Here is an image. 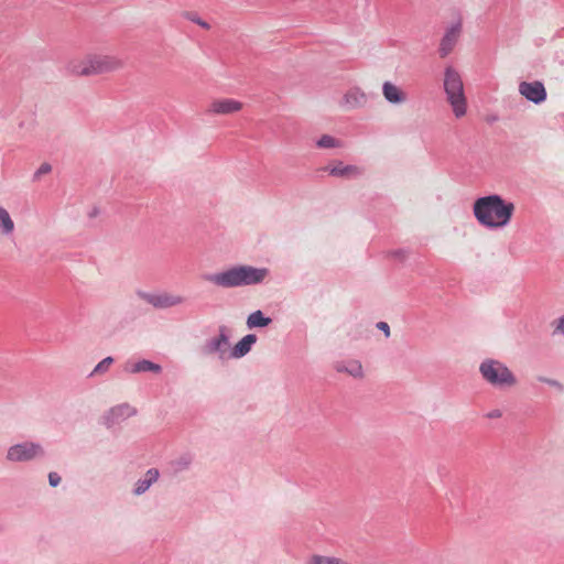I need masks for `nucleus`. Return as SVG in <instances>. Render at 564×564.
Here are the masks:
<instances>
[{
  "label": "nucleus",
  "mask_w": 564,
  "mask_h": 564,
  "mask_svg": "<svg viewBox=\"0 0 564 564\" xmlns=\"http://www.w3.org/2000/svg\"><path fill=\"white\" fill-rule=\"evenodd\" d=\"M474 215L479 224L490 228L506 226L513 214L514 205L505 202L499 195L478 198L474 203Z\"/></svg>",
  "instance_id": "f257e3e1"
},
{
  "label": "nucleus",
  "mask_w": 564,
  "mask_h": 564,
  "mask_svg": "<svg viewBox=\"0 0 564 564\" xmlns=\"http://www.w3.org/2000/svg\"><path fill=\"white\" fill-rule=\"evenodd\" d=\"M268 273L265 268L235 265L225 271L209 274L206 280L216 286L232 289L261 283Z\"/></svg>",
  "instance_id": "f03ea898"
},
{
  "label": "nucleus",
  "mask_w": 564,
  "mask_h": 564,
  "mask_svg": "<svg viewBox=\"0 0 564 564\" xmlns=\"http://www.w3.org/2000/svg\"><path fill=\"white\" fill-rule=\"evenodd\" d=\"M123 67L124 61L110 54H89L69 64L70 73L83 77L115 73Z\"/></svg>",
  "instance_id": "7ed1b4c3"
},
{
  "label": "nucleus",
  "mask_w": 564,
  "mask_h": 564,
  "mask_svg": "<svg viewBox=\"0 0 564 564\" xmlns=\"http://www.w3.org/2000/svg\"><path fill=\"white\" fill-rule=\"evenodd\" d=\"M444 90L455 118L459 119L466 116L468 105L464 84L459 73L453 67L445 69Z\"/></svg>",
  "instance_id": "20e7f679"
},
{
  "label": "nucleus",
  "mask_w": 564,
  "mask_h": 564,
  "mask_svg": "<svg viewBox=\"0 0 564 564\" xmlns=\"http://www.w3.org/2000/svg\"><path fill=\"white\" fill-rule=\"evenodd\" d=\"M482 378L491 386L510 388L516 386L517 378L513 372L501 361L486 359L479 366Z\"/></svg>",
  "instance_id": "39448f33"
},
{
  "label": "nucleus",
  "mask_w": 564,
  "mask_h": 564,
  "mask_svg": "<svg viewBox=\"0 0 564 564\" xmlns=\"http://www.w3.org/2000/svg\"><path fill=\"white\" fill-rule=\"evenodd\" d=\"M42 453L40 444L25 442L11 446L7 452V459L13 463L28 462Z\"/></svg>",
  "instance_id": "423d86ee"
},
{
  "label": "nucleus",
  "mask_w": 564,
  "mask_h": 564,
  "mask_svg": "<svg viewBox=\"0 0 564 564\" xmlns=\"http://www.w3.org/2000/svg\"><path fill=\"white\" fill-rule=\"evenodd\" d=\"M368 104V95L357 86L347 89L338 101L343 111H352L364 108Z\"/></svg>",
  "instance_id": "0eeeda50"
},
{
  "label": "nucleus",
  "mask_w": 564,
  "mask_h": 564,
  "mask_svg": "<svg viewBox=\"0 0 564 564\" xmlns=\"http://www.w3.org/2000/svg\"><path fill=\"white\" fill-rule=\"evenodd\" d=\"M243 109V102L234 98H215L206 109L208 115L229 116L240 112Z\"/></svg>",
  "instance_id": "6e6552de"
},
{
  "label": "nucleus",
  "mask_w": 564,
  "mask_h": 564,
  "mask_svg": "<svg viewBox=\"0 0 564 564\" xmlns=\"http://www.w3.org/2000/svg\"><path fill=\"white\" fill-rule=\"evenodd\" d=\"M143 299L156 308H169L181 305L185 302V297L173 292H159L144 294Z\"/></svg>",
  "instance_id": "1a4fd4ad"
},
{
  "label": "nucleus",
  "mask_w": 564,
  "mask_h": 564,
  "mask_svg": "<svg viewBox=\"0 0 564 564\" xmlns=\"http://www.w3.org/2000/svg\"><path fill=\"white\" fill-rule=\"evenodd\" d=\"M519 93L528 100L534 104H541L546 99V90L544 85L539 82H521L519 84Z\"/></svg>",
  "instance_id": "9d476101"
},
{
  "label": "nucleus",
  "mask_w": 564,
  "mask_h": 564,
  "mask_svg": "<svg viewBox=\"0 0 564 564\" xmlns=\"http://www.w3.org/2000/svg\"><path fill=\"white\" fill-rule=\"evenodd\" d=\"M204 350L206 354H218L220 358H229V338L224 329L220 334L205 345Z\"/></svg>",
  "instance_id": "9b49d317"
},
{
  "label": "nucleus",
  "mask_w": 564,
  "mask_h": 564,
  "mask_svg": "<svg viewBox=\"0 0 564 564\" xmlns=\"http://www.w3.org/2000/svg\"><path fill=\"white\" fill-rule=\"evenodd\" d=\"M462 31V23L457 22L453 24L447 32L445 33L444 37L442 39L441 45H440V53L442 57L447 56L456 45L459 35Z\"/></svg>",
  "instance_id": "f8f14e48"
},
{
  "label": "nucleus",
  "mask_w": 564,
  "mask_h": 564,
  "mask_svg": "<svg viewBox=\"0 0 564 564\" xmlns=\"http://www.w3.org/2000/svg\"><path fill=\"white\" fill-rule=\"evenodd\" d=\"M333 176L351 178L360 175L362 170L357 165H345L343 162H335L324 169Z\"/></svg>",
  "instance_id": "ddd939ff"
},
{
  "label": "nucleus",
  "mask_w": 564,
  "mask_h": 564,
  "mask_svg": "<svg viewBox=\"0 0 564 564\" xmlns=\"http://www.w3.org/2000/svg\"><path fill=\"white\" fill-rule=\"evenodd\" d=\"M384 98L391 104H402L406 100V94L390 82H386L382 86Z\"/></svg>",
  "instance_id": "4468645a"
},
{
  "label": "nucleus",
  "mask_w": 564,
  "mask_h": 564,
  "mask_svg": "<svg viewBox=\"0 0 564 564\" xmlns=\"http://www.w3.org/2000/svg\"><path fill=\"white\" fill-rule=\"evenodd\" d=\"M256 335L249 334L246 335L240 341L236 344V346L230 350L229 358H241L247 355L251 346L256 343Z\"/></svg>",
  "instance_id": "2eb2a0df"
},
{
  "label": "nucleus",
  "mask_w": 564,
  "mask_h": 564,
  "mask_svg": "<svg viewBox=\"0 0 564 564\" xmlns=\"http://www.w3.org/2000/svg\"><path fill=\"white\" fill-rule=\"evenodd\" d=\"M126 370L130 373H138L144 371H152L159 373L161 371V366L150 360H140L128 364Z\"/></svg>",
  "instance_id": "dca6fc26"
},
{
  "label": "nucleus",
  "mask_w": 564,
  "mask_h": 564,
  "mask_svg": "<svg viewBox=\"0 0 564 564\" xmlns=\"http://www.w3.org/2000/svg\"><path fill=\"white\" fill-rule=\"evenodd\" d=\"M159 471L156 469H149L143 479L137 482L134 489L135 495H141L148 490V488L158 480Z\"/></svg>",
  "instance_id": "f3484780"
},
{
  "label": "nucleus",
  "mask_w": 564,
  "mask_h": 564,
  "mask_svg": "<svg viewBox=\"0 0 564 564\" xmlns=\"http://www.w3.org/2000/svg\"><path fill=\"white\" fill-rule=\"evenodd\" d=\"M14 228L15 225L9 212L0 206V232L4 236H9L14 231Z\"/></svg>",
  "instance_id": "a211bd4d"
},
{
  "label": "nucleus",
  "mask_w": 564,
  "mask_h": 564,
  "mask_svg": "<svg viewBox=\"0 0 564 564\" xmlns=\"http://www.w3.org/2000/svg\"><path fill=\"white\" fill-rule=\"evenodd\" d=\"M338 371L346 372L354 378H362L364 369L362 365L358 360H349L346 364L339 366Z\"/></svg>",
  "instance_id": "6ab92c4d"
},
{
  "label": "nucleus",
  "mask_w": 564,
  "mask_h": 564,
  "mask_svg": "<svg viewBox=\"0 0 564 564\" xmlns=\"http://www.w3.org/2000/svg\"><path fill=\"white\" fill-rule=\"evenodd\" d=\"M271 323L269 317H264L261 311H256L248 316L247 325L249 328L264 327Z\"/></svg>",
  "instance_id": "aec40b11"
},
{
  "label": "nucleus",
  "mask_w": 564,
  "mask_h": 564,
  "mask_svg": "<svg viewBox=\"0 0 564 564\" xmlns=\"http://www.w3.org/2000/svg\"><path fill=\"white\" fill-rule=\"evenodd\" d=\"M317 147L318 148H324V149H332V148H340L343 147V142L329 134H324L322 135L318 141H317Z\"/></svg>",
  "instance_id": "412c9836"
},
{
  "label": "nucleus",
  "mask_w": 564,
  "mask_h": 564,
  "mask_svg": "<svg viewBox=\"0 0 564 564\" xmlns=\"http://www.w3.org/2000/svg\"><path fill=\"white\" fill-rule=\"evenodd\" d=\"M51 171H52V166L50 163H46V162L42 163L40 165V167L34 173V180L40 181L42 178V176L51 173Z\"/></svg>",
  "instance_id": "4be33fe9"
},
{
  "label": "nucleus",
  "mask_w": 564,
  "mask_h": 564,
  "mask_svg": "<svg viewBox=\"0 0 564 564\" xmlns=\"http://www.w3.org/2000/svg\"><path fill=\"white\" fill-rule=\"evenodd\" d=\"M113 359L111 357H107L101 360L94 369V373H101L108 370Z\"/></svg>",
  "instance_id": "5701e85b"
},
{
  "label": "nucleus",
  "mask_w": 564,
  "mask_h": 564,
  "mask_svg": "<svg viewBox=\"0 0 564 564\" xmlns=\"http://www.w3.org/2000/svg\"><path fill=\"white\" fill-rule=\"evenodd\" d=\"M130 412H131V409L128 405H120V406H117L111 410L112 415H119V416L129 415Z\"/></svg>",
  "instance_id": "b1692460"
},
{
  "label": "nucleus",
  "mask_w": 564,
  "mask_h": 564,
  "mask_svg": "<svg viewBox=\"0 0 564 564\" xmlns=\"http://www.w3.org/2000/svg\"><path fill=\"white\" fill-rule=\"evenodd\" d=\"M538 380L541 382L547 383L549 386L554 387V388L558 389L560 391L563 390L562 383L558 382L557 380H553V379H549V378H544V377H539Z\"/></svg>",
  "instance_id": "393cba45"
},
{
  "label": "nucleus",
  "mask_w": 564,
  "mask_h": 564,
  "mask_svg": "<svg viewBox=\"0 0 564 564\" xmlns=\"http://www.w3.org/2000/svg\"><path fill=\"white\" fill-rule=\"evenodd\" d=\"M48 481L51 486L56 487L61 482V477L56 473H50Z\"/></svg>",
  "instance_id": "a878e982"
},
{
  "label": "nucleus",
  "mask_w": 564,
  "mask_h": 564,
  "mask_svg": "<svg viewBox=\"0 0 564 564\" xmlns=\"http://www.w3.org/2000/svg\"><path fill=\"white\" fill-rule=\"evenodd\" d=\"M194 23H196L197 25H199L200 28L205 29V30H209L210 29V25L209 23H207L206 21L202 20L200 18L198 17H194L191 19Z\"/></svg>",
  "instance_id": "bb28decb"
},
{
  "label": "nucleus",
  "mask_w": 564,
  "mask_h": 564,
  "mask_svg": "<svg viewBox=\"0 0 564 564\" xmlns=\"http://www.w3.org/2000/svg\"><path fill=\"white\" fill-rule=\"evenodd\" d=\"M377 327L381 330L384 332L386 336L389 337L390 336V327L387 323L384 322H379Z\"/></svg>",
  "instance_id": "cd10ccee"
},
{
  "label": "nucleus",
  "mask_w": 564,
  "mask_h": 564,
  "mask_svg": "<svg viewBox=\"0 0 564 564\" xmlns=\"http://www.w3.org/2000/svg\"><path fill=\"white\" fill-rule=\"evenodd\" d=\"M500 416H501V412L499 410H495L488 414V417H491V419H496V417H500Z\"/></svg>",
  "instance_id": "c85d7f7f"
},
{
  "label": "nucleus",
  "mask_w": 564,
  "mask_h": 564,
  "mask_svg": "<svg viewBox=\"0 0 564 564\" xmlns=\"http://www.w3.org/2000/svg\"><path fill=\"white\" fill-rule=\"evenodd\" d=\"M557 330H560L561 333L564 334V317L560 318L558 325H557Z\"/></svg>",
  "instance_id": "c756f323"
}]
</instances>
